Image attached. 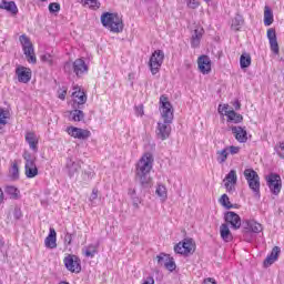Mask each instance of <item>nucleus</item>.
Returning a JSON list of instances; mask_svg holds the SVG:
<instances>
[{
	"label": "nucleus",
	"mask_w": 284,
	"mask_h": 284,
	"mask_svg": "<svg viewBox=\"0 0 284 284\" xmlns=\"http://www.w3.org/2000/svg\"><path fill=\"white\" fill-rule=\"evenodd\" d=\"M41 1H45V0H41Z\"/></svg>",
	"instance_id": "61"
},
{
	"label": "nucleus",
	"mask_w": 284,
	"mask_h": 284,
	"mask_svg": "<svg viewBox=\"0 0 284 284\" xmlns=\"http://www.w3.org/2000/svg\"><path fill=\"white\" fill-rule=\"evenodd\" d=\"M135 114H136V116H143L144 111H143V105L142 104L135 106Z\"/></svg>",
	"instance_id": "52"
},
{
	"label": "nucleus",
	"mask_w": 284,
	"mask_h": 284,
	"mask_svg": "<svg viewBox=\"0 0 284 284\" xmlns=\"http://www.w3.org/2000/svg\"><path fill=\"white\" fill-rule=\"evenodd\" d=\"M97 199H99V190L93 189L89 201L92 203V205H94V201H97Z\"/></svg>",
	"instance_id": "50"
},
{
	"label": "nucleus",
	"mask_w": 284,
	"mask_h": 284,
	"mask_svg": "<svg viewBox=\"0 0 284 284\" xmlns=\"http://www.w3.org/2000/svg\"><path fill=\"white\" fill-rule=\"evenodd\" d=\"M8 124V112L0 111V130L3 129L4 125Z\"/></svg>",
	"instance_id": "42"
},
{
	"label": "nucleus",
	"mask_w": 284,
	"mask_h": 284,
	"mask_svg": "<svg viewBox=\"0 0 284 284\" xmlns=\"http://www.w3.org/2000/svg\"><path fill=\"white\" fill-rule=\"evenodd\" d=\"M16 75L18 77L19 83H30V79H32V70H30V68L19 65L16 69Z\"/></svg>",
	"instance_id": "15"
},
{
	"label": "nucleus",
	"mask_w": 284,
	"mask_h": 284,
	"mask_svg": "<svg viewBox=\"0 0 284 284\" xmlns=\"http://www.w3.org/2000/svg\"><path fill=\"white\" fill-rule=\"evenodd\" d=\"M247 230L254 232V234H258L263 232V225L254 220L246 222Z\"/></svg>",
	"instance_id": "33"
},
{
	"label": "nucleus",
	"mask_w": 284,
	"mask_h": 284,
	"mask_svg": "<svg viewBox=\"0 0 284 284\" xmlns=\"http://www.w3.org/2000/svg\"><path fill=\"white\" fill-rule=\"evenodd\" d=\"M67 170H68L69 176H74V174H79V170H81V161L69 160L67 162Z\"/></svg>",
	"instance_id": "27"
},
{
	"label": "nucleus",
	"mask_w": 284,
	"mask_h": 284,
	"mask_svg": "<svg viewBox=\"0 0 284 284\" xmlns=\"http://www.w3.org/2000/svg\"><path fill=\"white\" fill-rule=\"evenodd\" d=\"M275 152L280 155L281 159H284V142H280L275 145Z\"/></svg>",
	"instance_id": "46"
},
{
	"label": "nucleus",
	"mask_w": 284,
	"mask_h": 284,
	"mask_svg": "<svg viewBox=\"0 0 284 284\" xmlns=\"http://www.w3.org/2000/svg\"><path fill=\"white\" fill-rule=\"evenodd\" d=\"M0 10H6L11 14H18L19 12V8H17V3H14V1H6V0H2L0 2Z\"/></svg>",
	"instance_id": "26"
},
{
	"label": "nucleus",
	"mask_w": 284,
	"mask_h": 284,
	"mask_svg": "<svg viewBox=\"0 0 284 284\" xmlns=\"http://www.w3.org/2000/svg\"><path fill=\"white\" fill-rule=\"evenodd\" d=\"M40 59L43 63H48V65H52V63H54V54L52 53H44Z\"/></svg>",
	"instance_id": "40"
},
{
	"label": "nucleus",
	"mask_w": 284,
	"mask_h": 284,
	"mask_svg": "<svg viewBox=\"0 0 284 284\" xmlns=\"http://www.w3.org/2000/svg\"><path fill=\"white\" fill-rule=\"evenodd\" d=\"M164 267L165 270H169V272H174V270H176V263H174V258L170 257Z\"/></svg>",
	"instance_id": "43"
},
{
	"label": "nucleus",
	"mask_w": 284,
	"mask_h": 284,
	"mask_svg": "<svg viewBox=\"0 0 284 284\" xmlns=\"http://www.w3.org/2000/svg\"><path fill=\"white\" fill-rule=\"evenodd\" d=\"M237 181L239 176L236 175V170H231L224 179V186L229 194H234V192H236Z\"/></svg>",
	"instance_id": "11"
},
{
	"label": "nucleus",
	"mask_w": 284,
	"mask_h": 284,
	"mask_svg": "<svg viewBox=\"0 0 284 284\" xmlns=\"http://www.w3.org/2000/svg\"><path fill=\"white\" fill-rule=\"evenodd\" d=\"M232 133L239 143H247V131L241 126H233Z\"/></svg>",
	"instance_id": "24"
},
{
	"label": "nucleus",
	"mask_w": 284,
	"mask_h": 284,
	"mask_svg": "<svg viewBox=\"0 0 284 284\" xmlns=\"http://www.w3.org/2000/svg\"><path fill=\"white\" fill-rule=\"evenodd\" d=\"M274 23V12L268 6L264 8V26H272Z\"/></svg>",
	"instance_id": "32"
},
{
	"label": "nucleus",
	"mask_w": 284,
	"mask_h": 284,
	"mask_svg": "<svg viewBox=\"0 0 284 284\" xmlns=\"http://www.w3.org/2000/svg\"><path fill=\"white\" fill-rule=\"evenodd\" d=\"M4 192L10 196V199H13L14 201L21 199V191H19L17 186H6Z\"/></svg>",
	"instance_id": "31"
},
{
	"label": "nucleus",
	"mask_w": 284,
	"mask_h": 284,
	"mask_svg": "<svg viewBox=\"0 0 284 284\" xmlns=\"http://www.w3.org/2000/svg\"><path fill=\"white\" fill-rule=\"evenodd\" d=\"M220 236L222 241H224V243H230L234 239V236H232V232L230 231V226H227V224H222L220 226Z\"/></svg>",
	"instance_id": "29"
},
{
	"label": "nucleus",
	"mask_w": 284,
	"mask_h": 284,
	"mask_svg": "<svg viewBox=\"0 0 284 284\" xmlns=\"http://www.w3.org/2000/svg\"><path fill=\"white\" fill-rule=\"evenodd\" d=\"M225 221L230 223L231 227L233 230H240L241 229V216L236 214L235 212L229 211L225 214Z\"/></svg>",
	"instance_id": "17"
},
{
	"label": "nucleus",
	"mask_w": 284,
	"mask_h": 284,
	"mask_svg": "<svg viewBox=\"0 0 284 284\" xmlns=\"http://www.w3.org/2000/svg\"><path fill=\"white\" fill-rule=\"evenodd\" d=\"M247 183L254 196H257V199H261V178H255L254 180H250Z\"/></svg>",
	"instance_id": "28"
},
{
	"label": "nucleus",
	"mask_w": 284,
	"mask_h": 284,
	"mask_svg": "<svg viewBox=\"0 0 284 284\" xmlns=\"http://www.w3.org/2000/svg\"><path fill=\"white\" fill-rule=\"evenodd\" d=\"M227 156H230V153L226 149V146L222 150L216 151V161L220 163V165H223L227 161Z\"/></svg>",
	"instance_id": "34"
},
{
	"label": "nucleus",
	"mask_w": 284,
	"mask_h": 284,
	"mask_svg": "<svg viewBox=\"0 0 284 284\" xmlns=\"http://www.w3.org/2000/svg\"><path fill=\"white\" fill-rule=\"evenodd\" d=\"M68 95V88L62 87L61 89L58 90V99L61 101H65V97Z\"/></svg>",
	"instance_id": "45"
},
{
	"label": "nucleus",
	"mask_w": 284,
	"mask_h": 284,
	"mask_svg": "<svg viewBox=\"0 0 284 284\" xmlns=\"http://www.w3.org/2000/svg\"><path fill=\"white\" fill-rule=\"evenodd\" d=\"M83 6H89L91 10H99L101 8V2L99 0H81Z\"/></svg>",
	"instance_id": "38"
},
{
	"label": "nucleus",
	"mask_w": 284,
	"mask_h": 284,
	"mask_svg": "<svg viewBox=\"0 0 284 284\" xmlns=\"http://www.w3.org/2000/svg\"><path fill=\"white\" fill-rule=\"evenodd\" d=\"M205 1V3H210L212 0H204Z\"/></svg>",
	"instance_id": "59"
},
{
	"label": "nucleus",
	"mask_w": 284,
	"mask_h": 284,
	"mask_svg": "<svg viewBox=\"0 0 284 284\" xmlns=\"http://www.w3.org/2000/svg\"><path fill=\"white\" fill-rule=\"evenodd\" d=\"M64 266L69 272L79 274L81 272V260L77 255H68L63 260Z\"/></svg>",
	"instance_id": "12"
},
{
	"label": "nucleus",
	"mask_w": 284,
	"mask_h": 284,
	"mask_svg": "<svg viewBox=\"0 0 284 284\" xmlns=\"http://www.w3.org/2000/svg\"><path fill=\"white\" fill-rule=\"evenodd\" d=\"M155 134L161 141L170 139V134H172V122H169L168 120H160L158 122Z\"/></svg>",
	"instance_id": "8"
},
{
	"label": "nucleus",
	"mask_w": 284,
	"mask_h": 284,
	"mask_svg": "<svg viewBox=\"0 0 284 284\" xmlns=\"http://www.w3.org/2000/svg\"><path fill=\"white\" fill-rule=\"evenodd\" d=\"M156 258L158 264L165 267V264L170 261V255L161 253L160 255L156 256Z\"/></svg>",
	"instance_id": "41"
},
{
	"label": "nucleus",
	"mask_w": 284,
	"mask_h": 284,
	"mask_svg": "<svg viewBox=\"0 0 284 284\" xmlns=\"http://www.w3.org/2000/svg\"><path fill=\"white\" fill-rule=\"evenodd\" d=\"M244 179L248 182V181H254V179H261V176H258V173H256L254 169H245Z\"/></svg>",
	"instance_id": "37"
},
{
	"label": "nucleus",
	"mask_w": 284,
	"mask_h": 284,
	"mask_svg": "<svg viewBox=\"0 0 284 284\" xmlns=\"http://www.w3.org/2000/svg\"><path fill=\"white\" fill-rule=\"evenodd\" d=\"M3 203V190L0 189V204Z\"/></svg>",
	"instance_id": "57"
},
{
	"label": "nucleus",
	"mask_w": 284,
	"mask_h": 284,
	"mask_svg": "<svg viewBox=\"0 0 284 284\" xmlns=\"http://www.w3.org/2000/svg\"><path fill=\"white\" fill-rule=\"evenodd\" d=\"M73 72L77 74V77H81L88 72V64H85L83 59H77L73 62Z\"/></svg>",
	"instance_id": "21"
},
{
	"label": "nucleus",
	"mask_w": 284,
	"mask_h": 284,
	"mask_svg": "<svg viewBox=\"0 0 284 284\" xmlns=\"http://www.w3.org/2000/svg\"><path fill=\"white\" fill-rule=\"evenodd\" d=\"M233 108H234L235 110H241V102H240L239 100H235V101L233 102Z\"/></svg>",
	"instance_id": "55"
},
{
	"label": "nucleus",
	"mask_w": 284,
	"mask_h": 284,
	"mask_svg": "<svg viewBox=\"0 0 284 284\" xmlns=\"http://www.w3.org/2000/svg\"><path fill=\"white\" fill-rule=\"evenodd\" d=\"M266 37L268 39L272 52H274V54H278V40L276 39V30L272 28L268 29Z\"/></svg>",
	"instance_id": "19"
},
{
	"label": "nucleus",
	"mask_w": 284,
	"mask_h": 284,
	"mask_svg": "<svg viewBox=\"0 0 284 284\" xmlns=\"http://www.w3.org/2000/svg\"><path fill=\"white\" fill-rule=\"evenodd\" d=\"M187 8H191L192 10H196L201 3L196 0H185Z\"/></svg>",
	"instance_id": "48"
},
{
	"label": "nucleus",
	"mask_w": 284,
	"mask_h": 284,
	"mask_svg": "<svg viewBox=\"0 0 284 284\" xmlns=\"http://www.w3.org/2000/svg\"><path fill=\"white\" fill-rule=\"evenodd\" d=\"M20 43L22 45L23 54L28 63H37V54L34 53V45L26 34L20 36Z\"/></svg>",
	"instance_id": "6"
},
{
	"label": "nucleus",
	"mask_w": 284,
	"mask_h": 284,
	"mask_svg": "<svg viewBox=\"0 0 284 284\" xmlns=\"http://www.w3.org/2000/svg\"><path fill=\"white\" fill-rule=\"evenodd\" d=\"M220 203L226 210H232V207H233L232 202H230V196H227V194H223L220 197Z\"/></svg>",
	"instance_id": "39"
},
{
	"label": "nucleus",
	"mask_w": 284,
	"mask_h": 284,
	"mask_svg": "<svg viewBox=\"0 0 284 284\" xmlns=\"http://www.w3.org/2000/svg\"><path fill=\"white\" fill-rule=\"evenodd\" d=\"M226 150L229 154H232V155L239 154V152H241V148L235 145L226 146Z\"/></svg>",
	"instance_id": "49"
},
{
	"label": "nucleus",
	"mask_w": 284,
	"mask_h": 284,
	"mask_svg": "<svg viewBox=\"0 0 284 284\" xmlns=\"http://www.w3.org/2000/svg\"><path fill=\"white\" fill-rule=\"evenodd\" d=\"M10 173L12 175V179H19V165L17 163L12 164Z\"/></svg>",
	"instance_id": "47"
},
{
	"label": "nucleus",
	"mask_w": 284,
	"mask_h": 284,
	"mask_svg": "<svg viewBox=\"0 0 284 284\" xmlns=\"http://www.w3.org/2000/svg\"><path fill=\"white\" fill-rule=\"evenodd\" d=\"M239 26H243V17L236 16L232 21V28L239 30Z\"/></svg>",
	"instance_id": "44"
},
{
	"label": "nucleus",
	"mask_w": 284,
	"mask_h": 284,
	"mask_svg": "<svg viewBox=\"0 0 284 284\" xmlns=\"http://www.w3.org/2000/svg\"><path fill=\"white\" fill-rule=\"evenodd\" d=\"M165 61V52L163 50H155L149 60V68L152 74H159L161 71V65Z\"/></svg>",
	"instance_id": "5"
},
{
	"label": "nucleus",
	"mask_w": 284,
	"mask_h": 284,
	"mask_svg": "<svg viewBox=\"0 0 284 284\" xmlns=\"http://www.w3.org/2000/svg\"><path fill=\"white\" fill-rule=\"evenodd\" d=\"M154 168V155L152 153H144L135 164V176L143 187H148L152 183L150 173Z\"/></svg>",
	"instance_id": "1"
},
{
	"label": "nucleus",
	"mask_w": 284,
	"mask_h": 284,
	"mask_svg": "<svg viewBox=\"0 0 284 284\" xmlns=\"http://www.w3.org/2000/svg\"><path fill=\"white\" fill-rule=\"evenodd\" d=\"M59 10H61V4H59L57 2H52L49 4L50 12H59Z\"/></svg>",
	"instance_id": "51"
},
{
	"label": "nucleus",
	"mask_w": 284,
	"mask_h": 284,
	"mask_svg": "<svg viewBox=\"0 0 284 284\" xmlns=\"http://www.w3.org/2000/svg\"><path fill=\"white\" fill-rule=\"evenodd\" d=\"M4 243H3V240L0 239V247H3Z\"/></svg>",
	"instance_id": "58"
},
{
	"label": "nucleus",
	"mask_w": 284,
	"mask_h": 284,
	"mask_svg": "<svg viewBox=\"0 0 284 284\" xmlns=\"http://www.w3.org/2000/svg\"><path fill=\"white\" fill-rule=\"evenodd\" d=\"M24 163V174L27 179H34V176L39 175V169L37 168V156L32 155V153L26 151L23 153Z\"/></svg>",
	"instance_id": "3"
},
{
	"label": "nucleus",
	"mask_w": 284,
	"mask_h": 284,
	"mask_svg": "<svg viewBox=\"0 0 284 284\" xmlns=\"http://www.w3.org/2000/svg\"><path fill=\"white\" fill-rule=\"evenodd\" d=\"M266 183L272 192V194L278 195L281 194V187H283V184L281 182V175L271 173L266 176Z\"/></svg>",
	"instance_id": "10"
},
{
	"label": "nucleus",
	"mask_w": 284,
	"mask_h": 284,
	"mask_svg": "<svg viewBox=\"0 0 284 284\" xmlns=\"http://www.w3.org/2000/svg\"><path fill=\"white\" fill-rule=\"evenodd\" d=\"M100 21L106 30L110 32H114L119 34V32H123V19L119 16V13H102Z\"/></svg>",
	"instance_id": "2"
},
{
	"label": "nucleus",
	"mask_w": 284,
	"mask_h": 284,
	"mask_svg": "<svg viewBox=\"0 0 284 284\" xmlns=\"http://www.w3.org/2000/svg\"><path fill=\"white\" fill-rule=\"evenodd\" d=\"M64 241L68 243V245L72 244V234L67 233L64 236Z\"/></svg>",
	"instance_id": "53"
},
{
	"label": "nucleus",
	"mask_w": 284,
	"mask_h": 284,
	"mask_svg": "<svg viewBox=\"0 0 284 284\" xmlns=\"http://www.w3.org/2000/svg\"><path fill=\"white\" fill-rule=\"evenodd\" d=\"M240 65L242 69L250 68L252 65V57L248 53H243L240 58Z\"/></svg>",
	"instance_id": "36"
},
{
	"label": "nucleus",
	"mask_w": 284,
	"mask_h": 284,
	"mask_svg": "<svg viewBox=\"0 0 284 284\" xmlns=\"http://www.w3.org/2000/svg\"><path fill=\"white\" fill-rule=\"evenodd\" d=\"M197 68L202 74L212 72V60L207 55H200L197 59Z\"/></svg>",
	"instance_id": "16"
},
{
	"label": "nucleus",
	"mask_w": 284,
	"mask_h": 284,
	"mask_svg": "<svg viewBox=\"0 0 284 284\" xmlns=\"http://www.w3.org/2000/svg\"><path fill=\"white\" fill-rule=\"evenodd\" d=\"M278 254H281V247H273L271 254H268L264 260V267H270V265H274V263L278 261Z\"/></svg>",
	"instance_id": "23"
},
{
	"label": "nucleus",
	"mask_w": 284,
	"mask_h": 284,
	"mask_svg": "<svg viewBox=\"0 0 284 284\" xmlns=\"http://www.w3.org/2000/svg\"><path fill=\"white\" fill-rule=\"evenodd\" d=\"M139 203H141L138 199L133 200V206L135 207V210H139Z\"/></svg>",
	"instance_id": "56"
},
{
	"label": "nucleus",
	"mask_w": 284,
	"mask_h": 284,
	"mask_svg": "<svg viewBox=\"0 0 284 284\" xmlns=\"http://www.w3.org/2000/svg\"><path fill=\"white\" fill-rule=\"evenodd\" d=\"M67 133L69 136H72L73 139H80L82 141H85V139H90L91 132L85 129H80L77 126H69L67 128Z\"/></svg>",
	"instance_id": "14"
},
{
	"label": "nucleus",
	"mask_w": 284,
	"mask_h": 284,
	"mask_svg": "<svg viewBox=\"0 0 284 284\" xmlns=\"http://www.w3.org/2000/svg\"><path fill=\"white\" fill-rule=\"evenodd\" d=\"M203 34H205V30L203 29V27H199L194 30L191 38V48H199L201 45Z\"/></svg>",
	"instance_id": "20"
},
{
	"label": "nucleus",
	"mask_w": 284,
	"mask_h": 284,
	"mask_svg": "<svg viewBox=\"0 0 284 284\" xmlns=\"http://www.w3.org/2000/svg\"><path fill=\"white\" fill-rule=\"evenodd\" d=\"M175 254H181L182 256H187L194 252V242L192 239H184L182 242L174 246Z\"/></svg>",
	"instance_id": "9"
},
{
	"label": "nucleus",
	"mask_w": 284,
	"mask_h": 284,
	"mask_svg": "<svg viewBox=\"0 0 284 284\" xmlns=\"http://www.w3.org/2000/svg\"><path fill=\"white\" fill-rule=\"evenodd\" d=\"M83 119H85V114L83 113V111L79 110V108H73V110L70 111V121L79 123L80 121H83Z\"/></svg>",
	"instance_id": "30"
},
{
	"label": "nucleus",
	"mask_w": 284,
	"mask_h": 284,
	"mask_svg": "<svg viewBox=\"0 0 284 284\" xmlns=\"http://www.w3.org/2000/svg\"><path fill=\"white\" fill-rule=\"evenodd\" d=\"M0 284H2V283H1V280H0Z\"/></svg>",
	"instance_id": "60"
},
{
	"label": "nucleus",
	"mask_w": 284,
	"mask_h": 284,
	"mask_svg": "<svg viewBox=\"0 0 284 284\" xmlns=\"http://www.w3.org/2000/svg\"><path fill=\"white\" fill-rule=\"evenodd\" d=\"M217 112L224 114L230 123H241L243 121V115L234 110H230V104H220Z\"/></svg>",
	"instance_id": "7"
},
{
	"label": "nucleus",
	"mask_w": 284,
	"mask_h": 284,
	"mask_svg": "<svg viewBox=\"0 0 284 284\" xmlns=\"http://www.w3.org/2000/svg\"><path fill=\"white\" fill-rule=\"evenodd\" d=\"M159 110L162 121H174V108L172 106V103L170 102V99L168 97H160Z\"/></svg>",
	"instance_id": "4"
},
{
	"label": "nucleus",
	"mask_w": 284,
	"mask_h": 284,
	"mask_svg": "<svg viewBox=\"0 0 284 284\" xmlns=\"http://www.w3.org/2000/svg\"><path fill=\"white\" fill-rule=\"evenodd\" d=\"M71 97L73 99L72 108H79V105H85V103L88 102V95H85V92L81 90L79 85L73 87V92Z\"/></svg>",
	"instance_id": "13"
},
{
	"label": "nucleus",
	"mask_w": 284,
	"mask_h": 284,
	"mask_svg": "<svg viewBox=\"0 0 284 284\" xmlns=\"http://www.w3.org/2000/svg\"><path fill=\"white\" fill-rule=\"evenodd\" d=\"M44 245L49 250H54L57 247V231L54 227L49 229V235L44 240Z\"/></svg>",
	"instance_id": "22"
},
{
	"label": "nucleus",
	"mask_w": 284,
	"mask_h": 284,
	"mask_svg": "<svg viewBox=\"0 0 284 284\" xmlns=\"http://www.w3.org/2000/svg\"><path fill=\"white\" fill-rule=\"evenodd\" d=\"M82 254L87 256V258H94L97 254H99V243L89 244L82 248Z\"/></svg>",
	"instance_id": "25"
},
{
	"label": "nucleus",
	"mask_w": 284,
	"mask_h": 284,
	"mask_svg": "<svg viewBox=\"0 0 284 284\" xmlns=\"http://www.w3.org/2000/svg\"><path fill=\"white\" fill-rule=\"evenodd\" d=\"M24 139L32 152H39V138L37 133L27 132Z\"/></svg>",
	"instance_id": "18"
},
{
	"label": "nucleus",
	"mask_w": 284,
	"mask_h": 284,
	"mask_svg": "<svg viewBox=\"0 0 284 284\" xmlns=\"http://www.w3.org/2000/svg\"><path fill=\"white\" fill-rule=\"evenodd\" d=\"M155 194L160 197V200L163 203H165V201H168V187H165V185L159 184L155 190Z\"/></svg>",
	"instance_id": "35"
},
{
	"label": "nucleus",
	"mask_w": 284,
	"mask_h": 284,
	"mask_svg": "<svg viewBox=\"0 0 284 284\" xmlns=\"http://www.w3.org/2000/svg\"><path fill=\"white\" fill-rule=\"evenodd\" d=\"M142 284H154V277L152 276H149L146 277Z\"/></svg>",
	"instance_id": "54"
}]
</instances>
